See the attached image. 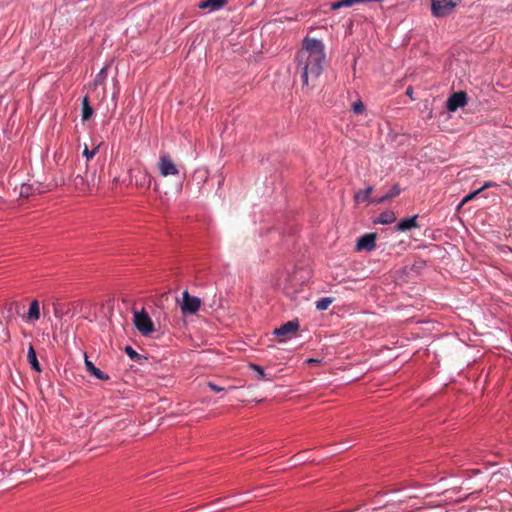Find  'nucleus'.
<instances>
[{"label": "nucleus", "instance_id": "obj_1", "mask_svg": "<svg viewBox=\"0 0 512 512\" xmlns=\"http://www.w3.org/2000/svg\"><path fill=\"white\" fill-rule=\"evenodd\" d=\"M325 46L321 40L306 36L301 49L296 54V75L303 86H314L322 74L325 64Z\"/></svg>", "mask_w": 512, "mask_h": 512}, {"label": "nucleus", "instance_id": "obj_2", "mask_svg": "<svg viewBox=\"0 0 512 512\" xmlns=\"http://www.w3.org/2000/svg\"><path fill=\"white\" fill-rule=\"evenodd\" d=\"M133 322L143 336H148L154 332L153 322L144 309L134 312Z\"/></svg>", "mask_w": 512, "mask_h": 512}, {"label": "nucleus", "instance_id": "obj_3", "mask_svg": "<svg viewBox=\"0 0 512 512\" xmlns=\"http://www.w3.org/2000/svg\"><path fill=\"white\" fill-rule=\"evenodd\" d=\"M459 0H431L433 16L441 18L448 16L458 4Z\"/></svg>", "mask_w": 512, "mask_h": 512}, {"label": "nucleus", "instance_id": "obj_4", "mask_svg": "<svg viewBox=\"0 0 512 512\" xmlns=\"http://www.w3.org/2000/svg\"><path fill=\"white\" fill-rule=\"evenodd\" d=\"M299 327L300 325L297 319L291 320L282 324L279 328H276L273 333L279 338L280 341H284L295 335L299 330Z\"/></svg>", "mask_w": 512, "mask_h": 512}, {"label": "nucleus", "instance_id": "obj_5", "mask_svg": "<svg viewBox=\"0 0 512 512\" xmlns=\"http://www.w3.org/2000/svg\"><path fill=\"white\" fill-rule=\"evenodd\" d=\"M201 305V300L196 296H191L188 291L183 292V301L181 303V310L184 314L196 313Z\"/></svg>", "mask_w": 512, "mask_h": 512}, {"label": "nucleus", "instance_id": "obj_6", "mask_svg": "<svg viewBox=\"0 0 512 512\" xmlns=\"http://www.w3.org/2000/svg\"><path fill=\"white\" fill-rule=\"evenodd\" d=\"M130 180L137 188L147 190L151 185L152 176L146 170L139 169L134 174H131Z\"/></svg>", "mask_w": 512, "mask_h": 512}, {"label": "nucleus", "instance_id": "obj_7", "mask_svg": "<svg viewBox=\"0 0 512 512\" xmlns=\"http://www.w3.org/2000/svg\"><path fill=\"white\" fill-rule=\"evenodd\" d=\"M467 103V94L464 91H458L450 95L447 99L446 107L448 111L455 112L458 108Z\"/></svg>", "mask_w": 512, "mask_h": 512}, {"label": "nucleus", "instance_id": "obj_8", "mask_svg": "<svg viewBox=\"0 0 512 512\" xmlns=\"http://www.w3.org/2000/svg\"><path fill=\"white\" fill-rule=\"evenodd\" d=\"M160 174L164 177L178 175L179 171L169 155H162L159 159Z\"/></svg>", "mask_w": 512, "mask_h": 512}, {"label": "nucleus", "instance_id": "obj_9", "mask_svg": "<svg viewBox=\"0 0 512 512\" xmlns=\"http://www.w3.org/2000/svg\"><path fill=\"white\" fill-rule=\"evenodd\" d=\"M375 241H376V234H374V233L364 234L357 240L356 248L359 251H361V250L372 251L376 247Z\"/></svg>", "mask_w": 512, "mask_h": 512}, {"label": "nucleus", "instance_id": "obj_10", "mask_svg": "<svg viewBox=\"0 0 512 512\" xmlns=\"http://www.w3.org/2000/svg\"><path fill=\"white\" fill-rule=\"evenodd\" d=\"M417 217H418L417 215H414L409 218L401 219L396 226V230L397 231H408L413 228H417L418 227Z\"/></svg>", "mask_w": 512, "mask_h": 512}, {"label": "nucleus", "instance_id": "obj_11", "mask_svg": "<svg viewBox=\"0 0 512 512\" xmlns=\"http://www.w3.org/2000/svg\"><path fill=\"white\" fill-rule=\"evenodd\" d=\"M85 366L93 376L100 380H108L109 376L105 375L99 368H97L87 357H85Z\"/></svg>", "mask_w": 512, "mask_h": 512}, {"label": "nucleus", "instance_id": "obj_12", "mask_svg": "<svg viewBox=\"0 0 512 512\" xmlns=\"http://www.w3.org/2000/svg\"><path fill=\"white\" fill-rule=\"evenodd\" d=\"M93 115V108L90 105L88 96H85L82 100V121H88Z\"/></svg>", "mask_w": 512, "mask_h": 512}, {"label": "nucleus", "instance_id": "obj_13", "mask_svg": "<svg viewBox=\"0 0 512 512\" xmlns=\"http://www.w3.org/2000/svg\"><path fill=\"white\" fill-rule=\"evenodd\" d=\"M28 363L31 365V368L37 372L41 371V366L38 362L36 352L33 346H30L27 353Z\"/></svg>", "mask_w": 512, "mask_h": 512}, {"label": "nucleus", "instance_id": "obj_14", "mask_svg": "<svg viewBox=\"0 0 512 512\" xmlns=\"http://www.w3.org/2000/svg\"><path fill=\"white\" fill-rule=\"evenodd\" d=\"M40 318V307L39 302L37 300H33L30 303L29 311H28V319L31 321H37Z\"/></svg>", "mask_w": 512, "mask_h": 512}, {"label": "nucleus", "instance_id": "obj_15", "mask_svg": "<svg viewBox=\"0 0 512 512\" xmlns=\"http://www.w3.org/2000/svg\"><path fill=\"white\" fill-rule=\"evenodd\" d=\"M400 194V188L398 185H394L391 190L386 193L384 196L378 198V199H374L373 202L375 203H384L396 196H398Z\"/></svg>", "mask_w": 512, "mask_h": 512}, {"label": "nucleus", "instance_id": "obj_16", "mask_svg": "<svg viewBox=\"0 0 512 512\" xmlns=\"http://www.w3.org/2000/svg\"><path fill=\"white\" fill-rule=\"evenodd\" d=\"M396 220V216L392 211H385L379 215L375 223L390 224Z\"/></svg>", "mask_w": 512, "mask_h": 512}, {"label": "nucleus", "instance_id": "obj_17", "mask_svg": "<svg viewBox=\"0 0 512 512\" xmlns=\"http://www.w3.org/2000/svg\"><path fill=\"white\" fill-rule=\"evenodd\" d=\"M372 191H373V187L372 186H369L368 188H366L364 190L358 191L355 194V200L357 202H364V201L368 200L369 197H370V194L372 193Z\"/></svg>", "mask_w": 512, "mask_h": 512}, {"label": "nucleus", "instance_id": "obj_18", "mask_svg": "<svg viewBox=\"0 0 512 512\" xmlns=\"http://www.w3.org/2000/svg\"><path fill=\"white\" fill-rule=\"evenodd\" d=\"M332 302H333V298H331V297L321 298L320 300H318L316 302V308L320 311L326 310V309H328V307L331 305Z\"/></svg>", "mask_w": 512, "mask_h": 512}, {"label": "nucleus", "instance_id": "obj_19", "mask_svg": "<svg viewBox=\"0 0 512 512\" xmlns=\"http://www.w3.org/2000/svg\"><path fill=\"white\" fill-rule=\"evenodd\" d=\"M125 352L131 360L138 361L142 358V356L138 354L131 346H126Z\"/></svg>", "mask_w": 512, "mask_h": 512}, {"label": "nucleus", "instance_id": "obj_20", "mask_svg": "<svg viewBox=\"0 0 512 512\" xmlns=\"http://www.w3.org/2000/svg\"><path fill=\"white\" fill-rule=\"evenodd\" d=\"M352 110L355 114H362L365 110V105L361 100H357L352 104Z\"/></svg>", "mask_w": 512, "mask_h": 512}, {"label": "nucleus", "instance_id": "obj_21", "mask_svg": "<svg viewBox=\"0 0 512 512\" xmlns=\"http://www.w3.org/2000/svg\"><path fill=\"white\" fill-rule=\"evenodd\" d=\"M227 0H208L210 9L217 10L226 4Z\"/></svg>", "mask_w": 512, "mask_h": 512}, {"label": "nucleus", "instance_id": "obj_22", "mask_svg": "<svg viewBox=\"0 0 512 512\" xmlns=\"http://www.w3.org/2000/svg\"><path fill=\"white\" fill-rule=\"evenodd\" d=\"M251 368L257 372L258 374V378L261 379V380H266V374L263 370V368L259 365H256V364H251Z\"/></svg>", "mask_w": 512, "mask_h": 512}, {"label": "nucleus", "instance_id": "obj_23", "mask_svg": "<svg viewBox=\"0 0 512 512\" xmlns=\"http://www.w3.org/2000/svg\"><path fill=\"white\" fill-rule=\"evenodd\" d=\"M97 151H98V147L94 148L93 150H89L87 145H85L84 150H83V156H85L87 158V160H90L95 156Z\"/></svg>", "mask_w": 512, "mask_h": 512}, {"label": "nucleus", "instance_id": "obj_24", "mask_svg": "<svg viewBox=\"0 0 512 512\" xmlns=\"http://www.w3.org/2000/svg\"><path fill=\"white\" fill-rule=\"evenodd\" d=\"M478 194H479V191H478V190H476V191H474V192L469 193L468 195H466V196L462 199V201H461V203H460L459 207H461V206H463L464 204H466L467 202H469V201L473 200V199H474Z\"/></svg>", "mask_w": 512, "mask_h": 512}, {"label": "nucleus", "instance_id": "obj_25", "mask_svg": "<svg viewBox=\"0 0 512 512\" xmlns=\"http://www.w3.org/2000/svg\"><path fill=\"white\" fill-rule=\"evenodd\" d=\"M496 186H497V184H496V183L491 182V181H487V182H485V183L483 184V186H482V187H480V188H479V189H477V190H478V191H479V193H480V192H482V191H484V190H486V189H488V188L496 187Z\"/></svg>", "mask_w": 512, "mask_h": 512}, {"label": "nucleus", "instance_id": "obj_26", "mask_svg": "<svg viewBox=\"0 0 512 512\" xmlns=\"http://www.w3.org/2000/svg\"><path fill=\"white\" fill-rule=\"evenodd\" d=\"M208 387H209L212 391H214V392H221V391H223V390H224V388H223V387H220V386H218V385H216V384H214V383H212V382H209V383H208Z\"/></svg>", "mask_w": 512, "mask_h": 512}, {"label": "nucleus", "instance_id": "obj_27", "mask_svg": "<svg viewBox=\"0 0 512 512\" xmlns=\"http://www.w3.org/2000/svg\"><path fill=\"white\" fill-rule=\"evenodd\" d=\"M74 184L75 186L78 188L80 185L83 186L84 185V178L80 175H77L74 179Z\"/></svg>", "mask_w": 512, "mask_h": 512}, {"label": "nucleus", "instance_id": "obj_28", "mask_svg": "<svg viewBox=\"0 0 512 512\" xmlns=\"http://www.w3.org/2000/svg\"><path fill=\"white\" fill-rule=\"evenodd\" d=\"M198 7H199L200 9L210 8L209 3H208V0L201 1V2L198 4Z\"/></svg>", "mask_w": 512, "mask_h": 512}, {"label": "nucleus", "instance_id": "obj_29", "mask_svg": "<svg viewBox=\"0 0 512 512\" xmlns=\"http://www.w3.org/2000/svg\"><path fill=\"white\" fill-rule=\"evenodd\" d=\"M308 363H319L320 361L318 359L310 358L307 360Z\"/></svg>", "mask_w": 512, "mask_h": 512}, {"label": "nucleus", "instance_id": "obj_30", "mask_svg": "<svg viewBox=\"0 0 512 512\" xmlns=\"http://www.w3.org/2000/svg\"><path fill=\"white\" fill-rule=\"evenodd\" d=\"M105 73H106V68H102L100 73L98 74V77L104 76Z\"/></svg>", "mask_w": 512, "mask_h": 512}, {"label": "nucleus", "instance_id": "obj_31", "mask_svg": "<svg viewBox=\"0 0 512 512\" xmlns=\"http://www.w3.org/2000/svg\"><path fill=\"white\" fill-rule=\"evenodd\" d=\"M406 93H407L408 95H411V93H412V89L409 87V88L407 89V92H406Z\"/></svg>", "mask_w": 512, "mask_h": 512}]
</instances>
